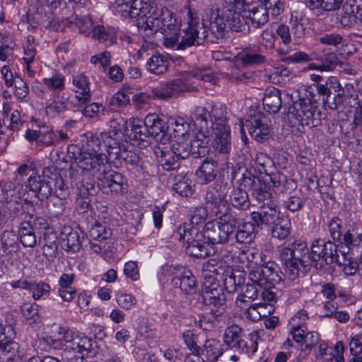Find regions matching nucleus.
<instances>
[{"label": "nucleus", "instance_id": "nucleus-1", "mask_svg": "<svg viewBox=\"0 0 362 362\" xmlns=\"http://www.w3.org/2000/svg\"><path fill=\"white\" fill-rule=\"evenodd\" d=\"M214 259L205 263L204 272H209V281L204 283L202 288V303L207 307L209 313L202 316L201 323H206L210 327H216L224 321L226 316V299L222 288L216 280L219 278L223 282L226 289L229 293L238 292L242 284L245 281V275L240 272H234L225 262L216 264Z\"/></svg>", "mask_w": 362, "mask_h": 362}, {"label": "nucleus", "instance_id": "nucleus-2", "mask_svg": "<svg viewBox=\"0 0 362 362\" xmlns=\"http://www.w3.org/2000/svg\"><path fill=\"white\" fill-rule=\"evenodd\" d=\"M151 6L148 12L139 13L137 18V26L145 31H160L164 35V45L167 47L172 42L177 32H180L182 20L175 13L167 8H163L160 12L154 2L146 1Z\"/></svg>", "mask_w": 362, "mask_h": 362}, {"label": "nucleus", "instance_id": "nucleus-3", "mask_svg": "<svg viewBox=\"0 0 362 362\" xmlns=\"http://www.w3.org/2000/svg\"><path fill=\"white\" fill-rule=\"evenodd\" d=\"M313 255L305 242L296 240L291 247H284L281 250L280 258L284 262L285 274L291 280H295L300 272H308L315 267Z\"/></svg>", "mask_w": 362, "mask_h": 362}, {"label": "nucleus", "instance_id": "nucleus-4", "mask_svg": "<svg viewBox=\"0 0 362 362\" xmlns=\"http://www.w3.org/2000/svg\"><path fill=\"white\" fill-rule=\"evenodd\" d=\"M57 334L64 342L61 356L64 361L82 362L83 355L93 351L92 339L83 334L63 327H59Z\"/></svg>", "mask_w": 362, "mask_h": 362}, {"label": "nucleus", "instance_id": "nucleus-5", "mask_svg": "<svg viewBox=\"0 0 362 362\" xmlns=\"http://www.w3.org/2000/svg\"><path fill=\"white\" fill-rule=\"evenodd\" d=\"M187 16V28L183 30L182 35L180 32H177L175 39L172 42H169L166 47L175 50H184L191 46L201 45L207 40L209 35L206 27L204 23H199L196 12L188 8Z\"/></svg>", "mask_w": 362, "mask_h": 362}, {"label": "nucleus", "instance_id": "nucleus-6", "mask_svg": "<svg viewBox=\"0 0 362 362\" xmlns=\"http://www.w3.org/2000/svg\"><path fill=\"white\" fill-rule=\"evenodd\" d=\"M174 238L186 244L185 252L191 257L206 258L214 253V248L209 241H206L205 235L199 228L183 224L180 226L174 233Z\"/></svg>", "mask_w": 362, "mask_h": 362}, {"label": "nucleus", "instance_id": "nucleus-7", "mask_svg": "<svg viewBox=\"0 0 362 362\" xmlns=\"http://www.w3.org/2000/svg\"><path fill=\"white\" fill-rule=\"evenodd\" d=\"M224 108L223 119L227 118V107L224 105H212L210 111L204 107L197 106L190 112V119L195 127L194 144L208 146L211 137V125L214 123L215 117L213 111L215 109Z\"/></svg>", "mask_w": 362, "mask_h": 362}, {"label": "nucleus", "instance_id": "nucleus-8", "mask_svg": "<svg viewBox=\"0 0 362 362\" xmlns=\"http://www.w3.org/2000/svg\"><path fill=\"white\" fill-rule=\"evenodd\" d=\"M240 222L234 214L220 216L218 221H208L205 223L202 233L211 245L227 243L236 230Z\"/></svg>", "mask_w": 362, "mask_h": 362}, {"label": "nucleus", "instance_id": "nucleus-9", "mask_svg": "<svg viewBox=\"0 0 362 362\" xmlns=\"http://www.w3.org/2000/svg\"><path fill=\"white\" fill-rule=\"evenodd\" d=\"M223 111V107L213 111L216 122L211 125L212 146L218 153L228 154L231 150V136L228 118L223 119L222 117Z\"/></svg>", "mask_w": 362, "mask_h": 362}, {"label": "nucleus", "instance_id": "nucleus-10", "mask_svg": "<svg viewBox=\"0 0 362 362\" xmlns=\"http://www.w3.org/2000/svg\"><path fill=\"white\" fill-rule=\"evenodd\" d=\"M238 126L242 134L245 135L244 126H245L250 136L259 143L267 140L272 132L271 120L261 112H257L252 115L245 124L243 121L240 119Z\"/></svg>", "mask_w": 362, "mask_h": 362}, {"label": "nucleus", "instance_id": "nucleus-11", "mask_svg": "<svg viewBox=\"0 0 362 362\" xmlns=\"http://www.w3.org/2000/svg\"><path fill=\"white\" fill-rule=\"evenodd\" d=\"M311 253L315 261V267L322 269L325 264H332L338 261L339 255L337 245L330 240L316 238L313 240L310 246Z\"/></svg>", "mask_w": 362, "mask_h": 362}, {"label": "nucleus", "instance_id": "nucleus-12", "mask_svg": "<svg viewBox=\"0 0 362 362\" xmlns=\"http://www.w3.org/2000/svg\"><path fill=\"white\" fill-rule=\"evenodd\" d=\"M74 162L83 174L90 175H100L107 163L105 154H93L78 151L77 156H74Z\"/></svg>", "mask_w": 362, "mask_h": 362}, {"label": "nucleus", "instance_id": "nucleus-13", "mask_svg": "<svg viewBox=\"0 0 362 362\" xmlns=\"http://www.w3.org/2000/svg\"><path fill=\"white\" fill-rule=\"evenodd\" d=\"M194 90V87L189 84L185 78L177 77L153 88L151 93L154 98L168 100L177 98L182 93Z\"/></svg>", "mask_w": 362, "mask_h": 362}, {"label": "nucleus", "instance_id": "nucleus-14", "mask_svg": "<svg viewBox=\"0 0 362 362\" xmlns=\"http://www.w3.org/2000/svg\"><path fill=\"white\" fill-rule=\"evenodd\" d=\"M315 108L310 102L299 100L288 107V114L291 117H295L296 121L302 126H317L318 118H315Z\"/></svg>", "mask_w": 362, "mask_h": 362}, {"label": "nucleus", "instance_id": "nucleus-15", "mask_svg": "<svg viewBox=\"0 0 362 362\" xmlns=\"http://www.w3.org/2000/svg\"><path fill=\"white\" fill-rule=\"evenodd\" d=\"M207 146L194 144V138L192 140L176 139L171 145L170 151L177 159H185L190 155L194 158L202 157L207 152Z\"/></svg>", "mask_w": 362, "mask_h": 362}, {"label": "nucleus", "instance_id": "nucleus-16", "mask_svg": "<svg viewBox=\"0 0 362 362\" xmlns=\"http://www.w3.org/2000/svg\"><path fill=\"white\" fill-rule=\"evenodd\" d=\"M279 217L280 212L277 210L274 201L261 204L257 211L250 214L251 221H254V224L259 228H262L263 226H272Z\"/></svg>", "mask_w": 362, "mask_h": 362}, {"label": "nucleus", "instance_id": "nucleus-17", "mask_svg": "<svg viewBox=\"0 0 362 362\" xmlns=\"http://www.w3.org/2000/svg\"><path fill=\"white\" fill-rule=\"evenodd\" d=\"M113 4L116 11L124 18H136L151 8L144 0H114Z\"/></svg>", "mask_w": 362, "mask_h": 362}, {"label": "nucleus", "instance_id": "nucleus-18", "mask_svg": "<svg viewBox=\"0 0 362 362\" xmlns=\"http://www.w3.org/2000/svg\"><path fill=\"white\" fill-rule=\"evenodd\" d=\"M79 26L80 32L89 35L92 33V37L98 40L100 42L105 43L107 46L115 43V33L112 30H107L103 25H97L92 28V23L90 19H85L81 21Z\"/></svg>", "mask_w": 362, "mask_h": 362}, {"label": "nucleus", "instance_id": "nucleus-19", "mask_svg": "<svg viewBox=\"0 0 362 362\" xmlns=\"http://www.w3.org/2000/svg\"><path fill=\"white\" fill-rule=\"evenodd\" d=\"M209 26L207 41L214 42V40L222 39L226 33V22L224 13L221 15L218 8H211L209 16Z\"/></svg>", "mask_w": 362, "mask_h": 362}, {"label": "nucleus", "instance_id": "nucleus-20", "mask_svg": "<svg viewBox=\"0 0 362 362\" xmlns=\"http://www.w3.org/2000/svg\"><path fill=\"white\" fill-rule=\"evenodd\" d=\"M59 239L63 250L76 252L81 247V242L83 239V232L69 226H64L61 229Z\"/></svg>", "mask_w": 362, "mask_h": 362}, {"label": "nucleus", "instance_id": "nucleus-21", "mask_svg": "<svg viewBox=\"0 0 362 362\" xmlns=\"http://www.w3.org/2000/svg\"><path fill=\"white\" fill-rule=\"evenodd\" d=\"M206 204L211 211L216 215L232 214L227 212L228 202L226 199L225 193L217 187L210 188L205 195Z\"/></svg>", "mask_w": 362, "mask_h": 362}, {"label": "nucleus", "instance_id": "nucleus-22", "mask_svg": "<svg viewBox=\"0 0 362 362\" xmlns=\"http://www.w3.org/2000/svg\"><path fill=\"white\" fill-rule=\"evenodd\" d=\"M103 184L110 191L117 195L124 194L127 191V182L124 177L119 173L105 169L102 173Z\"/></svg>", "mask_w": 362, "mask_h": 362}, {"label": "nucleus", "instance_id": "nucleus-23", "mask_svg": "<svg viewBox=\"0 0 362 362\" xmlns=\"http://www.w3.org/2000/svg\"><path fill=\"white\" fill-rule=\"evenodd\" d=\"M26 188L35 192V197L40 201L47 199L52 193L49 182L37 173H33L26 179Z\"/></svg>", "mask_w": 362, "mask_h": 362}, {"label": "nucleus", "instance_id": "nucleus-24", "mask_svg": "<svg viewBox=\"0 0 362 362\" xmlns=\"http://www.w3.org/2000/svg\"><path fill=\"white\" fill-rule=\"evenodd\" d=\"M243 16L250 20L252 25L255 28L263 27L269 19V15L265 8L260 4H253L251 0L246 6Z\"/></svg>", "mask_w": 362, "mask_h": 362}, {"label": "nucleus", "instance_id": "nucleus-25", "mask_svg": "<svg viewBox=\"0 0 362 362\" xmlns=\"http://www.w3.org/2000/svg\"><path fill=\"white\" fill-rule=\"evenodd\" d=\"M171 282L176 288H180L186 294L195 293L197 289L194 276L187 269H183L182 272L174 276Z\"/></svg>", "mask_w": 362, "mask_h": 362}, {"label": "nucleus", "instance_id": "nucleus-26", "mask_svg": "<svg viewBox=\"0 0 362 362\" xmlns=\"http://www.w3.org/2000/svg\"><path fill=\"white\" fill-rule=\"evenodd\" d=\"M248 180L250 182L252 196L259 204H268L274 201L269 187L264 182L257 177L249 178Z\"/></svg>", "mask_w": 362, "mask_h": 362}, {"label": "nucleus", "instance_id": "nucleus-27", "mask_svg": "<svg viewBox=\"0 0 362 362\" xmlns=\"http://www.w3.org/2000/svg\"><path fill=\"white\" fill-rule=\"evenodd\" d=\"M238 59L245 66L261 65L267 62V58L259 46L244 48L239 53Z\"/></svg>", "mask_w": 362, "mask_h": 362}, {"label": "nucleus", "instance_id": "nucleus-28", "mask_svg": "<svg viewBox=\"0 0 362 362\" xmlns=\"http://www.w3.org/2000/svg\"><path fill=\"white\" fill-rule=\"evenodd\" d=\"M224 17L226 25L234 32H247L249 27L245 21L246 16H243V12L240 10H226Z\"/></svg>", "mask_w": 362, "mask_h": 362}, {"label": "nucleus", "instance_id": "nucleus-29", "mask_svg": "<svg viewBox=\"0 0 362 362\" xmlns=\"http://www.w3.org/2000/svg\"><path fill=\"white\" fill-rule=\"evenodd\" d=\"M68 139L67 134L62 130L54 132L51 127L47 126H42L40 127L38 144L46 146H54Z\"/></svg>", "mask_w": 362, "mask_h": 362}, {"label": "nucleus", "instance_id": "nucleus-30", "mask_svg": "<svg viewBox=\"0 0 362 362\" xmlns=\"http://www.w3.org/2000/svg\"><path fill=\"white\" fill-rule=\"evenodd\" d=\"M264 109L270 114H276L282 107V98L281 91L271 87L266 90L262 100Z\"/></svg>", "mask_w": 362, "mask_h": 362}, {"label": "nucleus", "instance_id": "nucleus-31", "mask_svg": "<svg viewBox=\"0 0 362 362\" xmlns=\"http://www.w3.org/2000/svg\"><path fill=\"white\" fill-rule=\"evenodd\" d=\"M217 163L206 158L196 171L197 181L201 185H207L214 181L216 177Z\"/></svg>", "mask_w": 362, "mask_h": 362}, {"label": "nucleus", "instance_id": "nucleus-32", "mask_svg": "<svg viewBox=\"0 0 362 362\" xmlns=\"http://www.w3.org/2000/svg\"><path fill=\"white\" fill-rule=\"evenodd\" d=\"M257 226L254 224V221L240 222L236 227V233L235 238L239 243H249L255 237Z\"/></svg>", "mask_w": 362, "mask_h": 362}, {"label": "nucleus", "instance_id": "nucleus-33", "mask_svg": "<svg viewBox=\"0 0 362 362\" xmlns=\"http://www.w3.org/2000/svg\"><path fill=\"white\" fill-rule=\"evenodd\" d=\"M68 104L69 99L65 94L53 95L46 106V113L52 117L58 116L68 109Z\"/></svg>", "mask_w": 362, "mask_h": 362}, {"label": "nucleus", "instance_id": "nucleus-34", "mask_svg": "<svg viewBox=\"0 0 362 362\" xmlns=\"http://www.w3.org/2000/svg\"><path fill=\"white\" fill-rule=\"evenodd\" d=\"M73 84L77 88L76 90V97L77 100L85 103L90 98V91L88 77L83 74H80L74 76Z\"/></svg>", "mask_w": 362, "mask_h": 362}, {"label": "nucleus", "instance_id": "nucleus-35", "mask_svg": "<svg viewBox=\"0 0 362 362\" xmlns=\"http://www.w3.org/2000/svg\"><path fill=\"white\" fill-rule=\"evenodd\" d=\"M18 238L13 231L5 230L0 236L2 255H12L18 250Z\"/></svg>", "mask_w": 362, "mask_h": 362}, {"label": "nucleus", "instance_id": "nucleus-36", "mask_svg": "<svg viewBox=\"0 0 362 362\" xmlns=\"http://www.w3.org/2000/svg\"><path fill=\"white\" fill-rule=\"evenodd\" d=\"M173 190L182 197H189L194 192V185L185 174H177L173 180Z\"/></svg>", "mask_w": 362, "mask_h": 362}, {"label": "nucleus", "instance_id": "nucleus-37", "mask_svg": "<svg viewBox=\"0 0 362 362\" xmlns=\"http://www.w3.org/2000/svg\"><path fill=\"white\" fill-rule=\"evenodd\" d=\"M35 230L31 226V221H24L20 223L18 234L21 244L26 247L35 246L37 240Z\"/></svg>", "mask_w": 362, "mask_h": 362}, {"label": "nucleus", "instance_id": "nucleus-38", "mask_svg": "<svg viewBox=\"0 0 362 362\" xmlns=\"http://www.w3.org/2000/svg\"><path fill=\"white\" fill-rule=\"evenodd\" d=\"M204 354L208 362H216L223 354L220 341L215 339H206L203 345V349L201 348L200 350V354Z\"/></svg>", "mask_w": 362, "mask_h": 362}, {"label": "nucleus", "instance_id": "nucleus-39", "mask_svg": "<svg viewBox=\"0 0 362 362\" xmlns=\"http://www.w3.org/2000/svg\"><path fill=\"white\" fill-rule=\"evenodd\" d=\"M340 243L345 245L350 251L355 249L362 251V232H359L357 228L351 227L343 235Z\"/></svg>", "mask_w": 362, "mask_h": 362}, {"label": "nucleus", "instance_id": "nucleus-40", "mask_svg": "<svg viewBox=\"0 0 362 362\" xmlns=\"http://www.w3.org/2000/svg\"><path fill=\"white\" fill-rule=\"evenodd\" d=\"M154 151L157 158H160V162L161 163L164 170L169 171L179 168V159L176 158L171 151H166L163 148L158 146L155 147Z\"/></svg>", "mask_w": 362, "mask_h": 362}, {"label": "nucleus", "instance_id": "nucleus-41", "mask_svg": "<svg viewBox=\"0 0 362 362\" xmlns=\"http://www.w3.org/2000/svg\"><path fill=\"white\" fill-rule=\"evenodd\" d=\"M261 291V288L258 286L250 284V282L241 284L239 289L240 295L237 297L236 304L238 307L243 308V304L246 302L245 298L254 300L257 299L258 295Z\"/></svg>", "mask_w": 362, "mask_h": 362}, {"label": "nucleus", "instance_id": "nucleus-42", "mask_svg": "<svg viewBox=\"0 0 362 362\" xmlns=\"http://www.w3.org/2000/svg\"><path fill=\"white\" fill-rule=\"evenodd\" d=\"M169 61L165 55L155 54L146 62V67L152 74L160 75L165 73L168 69Z\"/></svg>", "mask_w": 362, "mask_h": 362}, {"label": "nucleus", "instance_id": "nucleus-43", "mask_svg": "<svg viewBox=\"0 0 362 362\" xmlns=\"http://www.w3.org/2000/svg\"><path fill=\"white\" fill-rule=\"evenodd\" d=\"M239 258L243 262L247 263L249 268H255L264 263L262 257V252L255 248L243 250L239 253Z\"/></svg>", "mask_w": 362, "mask_h": 362}, {"label": "nucleus", "instance_id": "nucleus-44", "mask_svg": "<svg viewBox=\"0 0 362 362\" xmlns=\"http://www.w3.org/2000/svg\"><path fill=\"white\" fill-rule=\"evenodd\" d=\"M231 205L240 210H247L250 208V202L247 192L241 188H233L229 195Z\"/></svg>", "mask_w": 362, "mask_h": 362}, {"label": "nucleus", "instance_id": "nucleus-45", "mask_svg": "<svg viewBox=\"0 0 362 362\" xmlns=\"http://www.w3.org/2000/svg\"><path fill=\"white\" fill-rule=\"evenodd\" d=\"M92 239L102 242L110 238L112 230L105 221H95L89 230Z\"/></svg>", "mask_w": 362, "mask_h": 362}, {"label": "nucleus", "instance_id": "nucleus-46", "mask_svg": "<svg viewBox=\"0 0 362 362\" xmlns=\"http://www.w3.org/2000/svg\"><path fill=\"white\" fill-rule=\"evenodd\" d=\"M272 226V235L280 240H285L291 233V222L284 216H280L279 220Z\"/></svg>", "mask_w": 362, "mask_h": 362}, {"label": "nucleus", "instance_id": "nucleus-47", "mask_svg": "<svg viewBox=\"0 0 362 362\" xmlns=\"http://www.w3.org/2000/svg\"><path fill=\"white\" fill-rule=\"evenodd\" d=\"M131 134L130 136L137 141H146L151 136L146 121L139 119H133L130 121Z\"/></svg>", "mask_w": 362, "mask_h": 362}, {"label": "nucleus", "instance_id": "nucleus-48", "mask_svg": "<svg viewBox=\"0 0 362 362\" xmlns=\"http://www.w3.org/2000/svg\"><path fill=\"white\" fill-rule=\"evenodd\" d=\"M43 83L52 92V95L60 94L65 88V77L62 74H54L50 77L44 78Z\"/></svg>", "mask_w": 362, "mask_h": 362}, {"label": "nucleus", "instance_id": "nucleus-49", "mask_svg": "<svg viewBox=\"0 0 362 362\" xmlns=\"http://www.w3.org/2000/svg\"><path fill=\"white\" fill-rule=\"evenodd\" d=\"M21 198V193L16 190V184L11 181H0V202H8Z\"/></svg>", "mask_w": 362, "mask_h": 362}, {"label": "nucleus", "instance_id": "nucleus-50", "mask_svg": "<svg viewBox=\"0 0 362 362\" xmlns=\"http://www.w3.org/2000/svg\"><path fill=\"white\" fill-rule=\"evenodd\" d=\"M85 137L86 141L82 146V148H78V151L93 154H103L100 152L102 141L100 134L97 135L92 132H87Z\"/></svg>", "mask_w": 362, "mask_h": 362}, {"label": "nucleus", "instance_id": "nucleus-51", "mask_svg": "<svg viewBox=\"0 0 362 362\" xmlns=\"http://www.w3.org/2000/svg\"><path fill=\"white\" fill-rule=\"evenodd\" d=\"M315 59L320 62V69H324L325 71L332 70L338 62L336 54L330 49H323L322 54L316 55Z\"/></svg>", "mask_w": 362, "mask_h": 362}, {"label": "nucleus", "instance_id": "nucleus-52", "mask_svg": "<svg viewBox=\"0 0 362 362\" xmlns=\"http://www.w3.org/2000/svg\"><path fill=\"white\" fill-rule=\"evenodd\" d=\"M283 197L286 195V198L284 200V206L286 209L296 212L303 207V199L300 192H295L293 194L290 192L283 193Z\"/></svg>", "mask_w": 362, "mask_h": 362}, {"label": "nucleus", "instance_id": "nucleus-53", "mask_svg": "<svg viewBox=\"0 0 362 362\" xmlns=\"http://www.w3.org/2000/svg\"><path fill=\"white\" fill-rule=\"evenodd\" d=\"M146 124L148 127L150 136H157L160 133H163L165 128L166 124L165 122L155 115H148L145 117Z\"/></svg>", "mask_w": 362, "mask_h": 362}, {"label": "nucleus", "instance_id": "nucleus-54", "mask_svg": "<svg viewBox=\"0 0 362 362\" xmlns=\"http://www.w3.org/2000/svg\"><path fill=\"white\" fill-rule=\"evenodd\" d=\"M21 313L29 325L38 323L40 321L39 306L36 303H24L21 307Z\"/></svg>", "mask_w": 362, "mask_h": 362}, {"label": "nucleus", "instance_id": "nucleus-55", "mask_svg": "<svg viewBox=\"0 0 362 362\" xmlns=\"http://www.w3.org/2000/svg\"><path fill=\"white\" fill-rule=\"evenodd\" d=\"M273 187L276 188H283L282 192L286 193L290 189L296 188V183L293 180H288L285 175L281 173H274L270 177Z\"/></svg>", "mask_w": 362, "mask_h": 362}, {"label": "nucleus", "instance_id": "nucleus-56", "mask_svg": "<svg viewBox=\"0 0 362 362\" xmlns=\"http://www.w3.org/2000/svg\"><path fill=\"white\" fill-rule=\"evenodd\" d=\"M357 16L354 13V6L345 3L342 6V10L340 14V23L343 27H351L356 21Z\"/></svg>", "mask_w": 362, "mask_h": 362}, {"label": "nucleus", "instance_id": "nucleus-57", "mask_svg": "<svg viewBox=\"0 0 362 362\" xmlns=\"http://www.w3.org/2000/svg\"><path fill=\"white\" fill-rule=\"evenodd\" d=\"M261 266L263 268L264 274L269 288L273 286L275 282H278L281 279L278 273V266L274 262H269L266 264L264 262Z\"/></svg>", "mask_w": 362, "mask_h": 362}, {"label": "nucleus", "instance_id": "nucleus-58", "mask_svg": "<svg viewBox=\"0 0 362 362\" xmlns=\"http://www.w3.org/2000/svg\"><path fill=\"white\" fill-rule=\"evenodd\" d=\"M248 280L259 288H269L262 266L252 268L250 270Z\"/></svg>", "mask_w": 362, "mask_h": 362}, {"label": "nucleus", "instance_id": "nucleus-59", "mask_svg": "<svg viewBox=\"0 0 362 362\" xmlns=\"http://www.w3.org/2000/svg\"><path fill=\"white\" fill-rule=\"evenodd\" d=\"M341 255L335 262L339 266H343V272L346 275H354L358 271V263L348 257L346 253L341 252Z\"/></svg>", "mask_w": 362, "mask_h": 362}, {"label": "nucleus", "instance_id": "nucleus-60", "mask_svg": "<svg viewBox=\"0 0 362 362\" xmlns=\"http://www.w3.org/2000/svg\"><path fill=\"white\" fill-rule=\"evenodd\" d=\"M334 84H337V87H339V83H337L335 78H329L325 83H317L316 90L320 95L323 96V101L327 104V101L330 99L331 88H334Z\"/></svg>", "mask_w": 362, "mask_h": 362}, {"label": "nucleus", "instance_id": "nucleus-61", "mask_svg": "<svg viewBox=\"0 0 362 362\" xmlns=\"http://www.w3.org/2000/svg\"><path fill=\"white\" fill-rule=\"evenodd\" d=\"M259 1L268 13H270L272 16H279L284 9V3L282 0H259Z\"/></svg>", "mask_w": 362, "mask_h": 362}, {"label": "nucleus", "instance_id": "nucleus-62", "mask_svg": "<svg viewBox=\"0 0 362 362\" xmlns=\"http://www.w3.org/2000/svg\"><path fill=\"white\" fill-rule=\"evenodd\" d=\"M327 105L331 110H338L341 107H346L351 106L349 103V98L344 93H339L332 98L327 101Z\"/></svg>", "mask_w": 362, "mask_h": 362}, {"label": "nucleus", "instance_id": "nucleus-63", "mask_svg": "<svg viewBox=\"0 0 362 362\" xmlns=\"http://www.w3.org/2000/svg\"><path fill=\"white\" fill-rule=\"evenodd\" d=\"M242 332L243 329L237 325H233L228 327L223 334L224 343L228 346L236 340L240 339Z\"/></svg>", "mask_w": 362, "mask_h": 362}, {"label": "nucleus", "instance_id": "nucleus-64", "mask_svg": "<svg viewBox=\"0 0 362 362\" xmlns=\"http://www.w3.org/2000/svg\"><path fill=\"white\" fill-rule=\"evenodd\" d=\"M116 300L118 305L124 310L132 309L137 303L136 298L132 294L120 292L116 294Z\"/></svg>", "mask_w": 362, "mask_h": 362}]
</instances>
